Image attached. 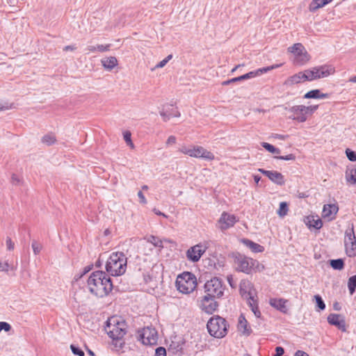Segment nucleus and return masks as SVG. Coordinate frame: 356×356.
Instances as JSON below:
<instances>
[{
    "instance_id": "obj_1",
    "label": "nucleus",
    "mask_w": 356,
    "mask_h": 356,
    "mask_svg": "<svg viewBox=\"0 0 356 356\" xmlns=\"http://www.w3.org/2000/svg\"><path fill=\"white\" fill-rule=\"evenodd\" d=\"M87 286L91 293L100 298L107 296L113 289L111 279L101 270L93 272L90 275Z\"/></svg>"
},
{
    "instance_id": "obj_2",
    "label": "nucleus",
    "mask_w": 356,
    "mask_h": 356,
    "mask_svg": "<svg viewBox=\"0 0 356 356\" xmlns=\"http://www.w3.org/2000/svg\"><path fill=\"white\" fill-rule=\"evenodd\" d=\"M233 258L236 269L239 272L250 274L252 272H261L265 269V266L259 261L243 254L236 253Z\"/></svg>"
},
{
    "instance_id": "obj_3",
    "label": "nucleus",
    "mask_w": 356,
    "mask_h": 356,
    "mask_svg": "<svg viewBox=\"0 0 356 356\" xmlns=\"http://www.w3.org/2000/svg\"><path fill=\"white\" fill-rule=\"evenodd\" d=\"M127 258L122 252H113L106 264V271L112 276L123 275L127 269Z\"/></svg>"
},
{
    "instance_id": "obj_4",
    "label": "nucleus",
    "mask_w": 356,
    "mask_h": 356,
    "mask_svg": "<svg viewBox=\"0 0 356 356\" xmlns=\"http://www.w3.org/2000/svg\"><path fill=\"white\" fill-rule=\"evenodd\" d=\"M127 325L118 316H112L106 322L105 330L113 340L121 339L126 334Z\"/></svg>"
},
{
    "instance_id": "obj_5",
    "label": "nucleus",
    "mask_w": 356,
    "mask_h": 356,
    "mask_svg": "<svg viewBox=\"0 0 356 356\" xmlns=\"http://www.w3.org/2000/svg\"><path fill=\"white\" fill-rule=\"evenodd\" d=\"M176 286L177 290L184 293L189 294L197 287L196 277L190 272H184L177 277Z\"/></svg>"
},
{
    "instance_id": "obj_6",
    "label": "nucleus",
    "mask_w": 356,
    "mask_h": 356,
    "mask_svg": "<svg viewBox=\"0 0 356 356\" xmlns=\"http://www.w3.org/2000/svg\"><path fill=\"white\" fill-rule=\"evenodd\" d=\"M179 152L191 157L203 159L207 161H212L215 159L214 154L211 152L199 145H182L179 149Z\"/></svg>"
},
{
    "instance_id": "obj_7",
    "label": "nucleus",
    "mask_w": 356,
    "mask_h": 356,
    "mask_svg": "<svg viewBox=\"0 0 356 356\" xmlns=\"http://www.w3.org/2000/svg\"><path fill=\"white\" fill-rule=\"evenodd\" d=\"M207 327L209 334L216 338H222L227 332L226 321L219 316L211 318Z\"/></svg>"
},
{
    "instance_id": "obj_8",
    "label": "nucleus",
    "mask_w": 356,
    "mask_h": 356,
    "mask_svg": "<svg viewBox=\"0 0 356 356\" xmlns=\"http://www.w3.org/2000/svg\"><path fill=\"white\" fill-rule=\"evenodd\" d=\"M307 74L309 76L310 81L326 78L335 72V68L330 65H323L308 69Z\"/></svg>"
},
{
    "instance_id": "obj_9",
    "label": "nucleus",
    "mask_w": 356,
    "mask_h": 356,
    "mask_svg": "<svg viewBox=\"0 0 356 356\" xmlns=\"http://www.w3.org/2000/svg\"><path fill=\"white\" fill-rule=\"evenodd\" d=\"M207 294L215 298H220L224 292V286L222 281L218 277H213L207 281L204 284Z\"/></svg>"
},
{
    "instance_id": "obj_10",
    "label": "nucleus",
    "mask_w": 356,
    "mask_h": 356,
    "mask_svg": "<svg viewBox=\"0 0 356 356\" xmlns=\"http://www.w3.org/2000/svg\"><path fill=\"white\" fill-rule=\"evenodd\" d=\"M344 245L346 254L349 257H354L356 255V238L353 225L348 228L345 232Z\"/></svg>"
},
{
    "instance_id": "obj_11",
    "label": "nucleus",
    "mask_w": 356,
    "mask_h": 356,
    "mask_svg": "<svg viewBox=\"0 0 356 356\" xmlns=\"http://www.w3.org/2000/svg\"><path fill=\"white\" fill-rule=\"evenodd\" d=\"M238 221V219L235 215L223 211L216 222V227L224 232L233 227Z\"/></svg>"
},
{
    "instance_id": "obj_12",
    "label": "nucleus",
    "mask_w": 356,
    "mask_h": 356,
    "mask_svg": "<svg viewBox=\"0 0 356 356\" xmlns=\"http://www.w3.org/2000/svg\"><path fill=\"white\" fill-rule=\"evenodd\" d=\"M207 248L208 245L206 243H200L191 247L186 253L187 259L193 262L198 261Z\"/></svg>"
},
{
    "instance_id": "obj_13",
    "label": "nucleus",
    "mask_w": 356,
    "mask_h": 356,
    "mask_svg": "<svg viewBox=\"0 0 356 356\" xmlns=\"http://www.w3.org/2000/svg\"><path fill=\"white\" fill-rule=\"evenodd\" d=\"M139 340L144 345L156 344L158 339L156 330L151 327H147L139 331Z\"/></svg>"
},
{
    "instance_id": "obj_14",
    "label": "nucleus",
    "mask_w": 356,
    "mask_h": 356,
    "mask_svg": "<svg viewBox=\"0 0 356 356\" xmlns=\"http://www.w3.org/2000/svg\"><path fill=\"white\" fill-rule=\"evenodd\" d=\"M216 298L209 294L204 296L199 302L200 308L207 314L213 313L218 307V303L214 300Z\"/></svg>"
},
{
    "instance_id": "obj_15",
    "label": "nucleus",
    "mask_w": 356,
    "mask_h": 356,
    "mask_svg": "<svg viewBox=\"0 0 356 356\" xmlns=\"http://www.w3.org/2000/svg\"><path fill=\"white\" fill-rule=\"evenodd\" d=\"M239 288L241 296L247 299V300L257 297L256 291L250 281L242 280L240 282Z\"/></svg>"
},
{
    "instance_id": "obj_16",
    "label": "nucleus",
    "mask_w": 356,
    "mask_h": 356,
    "mask_svg": "<svg viewBox=\"0 0 356 356\" xmlns=\"http://www.w3.org/2000/svg\"><path fill=\"white\" fill-rule=\"evenodd\" d=\"M307 70H304L302 72H299L298 73L295 74L293 76L289 77L284 81V84L290 86L294 84H298L305 81H310L309 76L307 74Z\"/></svg>"
},
{
    "instance_id": "obj_17",
    "label": "nucleus",
    "mask_w": 356,
    "mask_h": 356,
    "mask_svg": "<svg viewBox=\"0 0 356 356\" xmlns=\"http://www.w3.org/2000/svg\"><path fill=\"white\" fill-rule=\"evenodd\" d=\"M259 171L266 175L271 181L277 185L282 186L285 183L284 176L282 173L277 171L266 170L261 168H259Z\"/></svg>"
},
{
    "instance_id": "obj_18",
    "label": "nucleus",
    "mask_w": 356,
    "mask_h": 356,
    "mask_svg": "<svg viewBox=\"0 0 356 356\" xmlns=\"http://www.w3.org/2000/svg\"><path fill=\"white\" fill-rule=\"evenodd\" d=\"M339 211V207L336 204H325L322 211V216L327 220H332L335 218Z\"/></svg>"
},
{
    "instance_id": "obj_19",
    "label": "nucleus",
    "mask_w": 356,
    "mask_h": 356,
    "mask_svg": "<svg viewBox=\"0 0 356 356\" xmlns=\"http://www.w3.org/2000/svg\"><path fill=\"white\" fill-rule=\"evenodd\" d=\"M327 321L330 324L335 325L342 331L346 330V323L344 318L341 314H331L327 316Z\"/></svg>"
},
{
    "instance_id": "obj_20",
    "label": "nucleus",
    "mask_w": 356,
    "mask_h": 356,
    "mask_svg": "<svg viewBox=\"0 0 356 356\" xmlns=\"http://www.w3.org/2000/svg\"><path fill=\"white\" fill-rule=\"evenodd\" d=\"M304 222L310 229H320L323 226V222L318 216H308L305 218Z\"/></svg>"
},
{
    "instance_id": "obj_21",
    "label": "nucleus",
    "mask_w": 356,
    "mask_h": 356,
    "mask_svg": "<svg viewBox=\"0 0 356 356\" xmlns=\"http://www.w3.org/2000/svg\"><path fill=\"white\" fill-rule=\"evenodd\" d=\"M101 64L105 70L111 72L118 65V60L115 56H106L101 59Z\"/></svg>"
},
{
    "instance_id": "obj_22",
    "label": "nucleus",
    "mask_w": 356,
    "mask_h": 356,
    "mask_svg": "<svg viewBox=\"0 0 356 356\" xmlns=\"http://www.w3.org/2000/svg\"><path fill=\"white\" fill-rule=\"evenodd\" d=\"M237 327L239 332L247 336L250 335L252 332L248 322L243 314L240 315L238 317Z\"/></svg>"
},
{
    "instance_id": "obj_23",
    "label": "nucleus",
    "mask_w": 356,
    "mask_h": 356,
    "mask_svg": "<svg viewBox=\"0 0 356 356\" xmlns=\"http://www.w3.org/2000/svg\"><path fill=\"white\" fill-rule=\"evenodd\" d=\"M286 302L287 300L282 298H272L270 300V305L284 314H286L288 312Z\"/></svg>"
},
{
    "instance_id": "obj_24",
    "label": "nucleus",
    "mask_w": 356,
    "mask_h": 356,
    "mask_svg": "<svg viewBox=\"0 0 356 356\" xmlns=\"http://www.w3.org/2000/svg\"><path fill=\"white\" fill-rule=\"evenodd\" d=\"M345 179L348 185L356 184V165L347 168L345 172Z\"/></svg>"
},
{
    "instance_id": "obj_25",
    "label": "nucleus",
    "mask_w": 356,
    "mask_h": 356,
    "mask_svg": "<svg viewBox=\"0 0 356 356\" xmlns=\"http://www.w3.org/2000/svg\"><path fill=\"white\" fill-rule=\"evenodd\" d=\"M111 44H96V45H88L86 50L88 51L87 54L95 53V52H106L110 50Z\"/></svg>"
},
{
    "instance_id": "obj_26",
    "label": "nucleus",
    "mask_w": 356,
    "mask_h": 356,
    "mask_svg": "<svg viewBox=\"0 0 356 356\" xmlns=\"http://www.w3.org/2000/svg\"><path fill=\"white\" fill-rule=\"evenodd\" d=\"M241 241L243 244L249 248L253 252L259 253L263 252L264 251V248L263 246L249 239L243 238L241 240Z\"/></svg>"
},
{
    "instance_id": "obj_27",
    "label": "nucleus",
    "mask_w": 356,
    "mask_h": 356,
    "mask_svg": "<svg viewBox=\"0 0 356 356\" xmlns=\"http://www.w3.org/2000/svg\"><path fill=\"white\" fill-rule=\"evenodd\" d=\"M282 64L280 63V64H275V65H270V66H268V67H262V68H259L255 71H252V72H248V74L250 76V79L251 78H253V77H255V76H260L261 74H264V73H266L270 70H273L274 69H276V68H278L280 67V66H282Z\"/></svg>"
},
{
    "instance_id": "obj_28",
    "label": "nucleus",
    "mask_w": 356,
    "mask_h": 356,
    "mask_svg": "<svg viewBox=\"0 0 356 356\" xmlns=\"http://www.w3.org/2000/svg\"><path fill=\"white\" fill-rule=\"evenodd\" d=\"M145 243H149L153 248H159L160 250L163 248V241L157 236L150 235L145 238Z\"/></svg>"
},
{
    "instance_id": "obj_29",
    "label": "nucleus",
    "mask_w": 356,
    "mask_h": 356,
    "mask_svg": "<svg viewBox=\"0 0 356 356\" xmlns=\"http://www.w3.org/2000/svg\"><path fill=\"white\" fill-rule=\"evenodd\" d=\"M332 1V0H312L309 5V10L311 12H315L318 9L324 7Z\"/></svg>"
},
{
    "instance_id": "obj_30",
    "label": "nucleus",
    "mask_w": 356,
    "mask_h": 356,
    "mask_svg": "<svg viewBox=\"0 0 356 356\" xmlns=\"http://www.w3.org/2000/svg\"><path fill=\"white\" fill-rule=\"evenodd\" d=\"M161 116L164 122H171L172 124H176L177 119L179 118L180 114L174 113H161Z\"/></svg>"
},
{
    "instance_id": "obj_31",
    "label": "nucleus",
    "mask_w": 356,
    "mask_h": 356,
    "mask_svg": "<svg viewBox=\"0 0 356 356\" xmlns=\"http://www.w3.org/2000/svg\"><path fill=\"white\" fill-rule=\"evenodd\" d=\"M304 97L307 99H321L327 97L328 95L327 93H322L320 90L316 89L309 91Z\"/></svg>"
},
{
    "instance_id": "obj_32",
    "label": "nucleus",
    "mask_w": 356,
    "mask_h": 356,
    "mask_svg": "<svg viewBox=\"0 0 356 356\" xmlns=\"http://www.w3.org/2000/svg\"><path fill=\"white\" fill-rule=\"evenodd\" d=\"M74 299L76 302H85L88 300L86 291L83 289H79L74 293Z\"/></svg>"
},
{
    "instance_id": "obj_33",
    "label": "nucleus",
    "mask_w": 356,
    "mask_h": 356,
    "mask_svg": "<svg viewBox=\"0 0 356 356\" xmlns=\"http://www.w3.org/2000/svg\"><path fill=\"white\" fill-rule=\"evenodd\" d=\"M248 304L250 307L252 312L257 318H260L261 312L258 307L257 300L256 298L248 300Z\"/></svg>"
},
{
    "instance_id": "obj_34",
    "label": "nucleus",
    "mask_w": 356,
    "mask_h": 356,
    "mask_svg": "<svg viewBox=\"0 0 356 356\" xmlns=\"http://www.w3.org/2000/svg\"><path fill=\"white\" fill-rule=\"evenodd\" d=\"M288 51L297 57L302 51H305V47L301 43H296L289 47Z\"/></svg>"
},
{
    "instance_id": "obj_35",
    "label": "nucleus",
    "mask_w": 356,
    "mask_h": 356,
    "mask_svg": "<svg viewBox=\"0 0 356 356\" xmlns=\"http://www.w3.org/2000/svg\"><path fill=\"white\" fill-rule=\"evenodd\" d=\"M307 113H291V115H290L289 118L298 122H303L307 119Z\"/></svg>"
},
{
    "instance_id": "obj_36",
    "label": "nucleus",
    "mask_w": 356,
    "mask_h": 356,
    "mask_svg": "<svg viewBox=\"0 0 356 356\" xmlns=\"http://www.w3.org/2000/svg\"><path fill=\"white\" fill-rule=\"evenodd\" d=\"M42 142L47 145H51L56 142V136L52 134H47L42 138Z\"/></svg>"
},
{
    "instance_id": "obj_37",
    "label": "nucleus",
    "mask_w": 356,
    "mask_h": 356,
    "mask_svg": "<svg viewBox=\"0 0 356 356\" xmlns=\"http://www.w3.org/2000/svg\"><path fill=\"white\" fill-rule=\"evenodd\" d=\"M154 252V248L151 246L150 244L147 243H143L140 246V252L144 255H152Z\"/></svg>"
},
{
    "instance_id": "obj_38",
    "label": "nucleus",
    "mask_w": 356,
    "mask_h": 356,
    "mask_svg": "<svg viewBox=\"0 0 356 356\" xmlns=\"http://www.w3.org/2000/svg\"><path fill=\"white\" fill-rule=\"evenodd\" d=\"M309 60V56L308 54L303 51L297 57H296V62L299 65H303L308 62Z\"/></svg>"
},
{
    "instance_id": "obj_39",
    "label": "nucleus",
    "mask_w": 356,
    "mask_h": 356,
    "mask_svg": "<svg viewBox=\"0 0 356 356\" xmlns=\"http://www.w3.org/2000/svg\"><path fill=\"white\" fill-rule=\"evenodd\" d=\"M261 146L265 149H266L268 152H269L272 154H279L281 152V150L280 149L274 147L273 145H272L268 143H265V142L262 143Z\"/></svg>"
},
{
    "instance_id": "obj_40",
    "label": "nucleus",
    "mask_w": 356,
    "mask_h": 356,
    "mask_svg": "<svg viewBox=\"0 0 356 356\" xmlns=\"http://www.w3.org/2000/svg\"><path fill=\"white\" fill-rule=\"evenodd\" d=\"M288 210L289 209L287 203L285 202H282L280 204V207L277 213L279 216L284 217L287 214Z\"/></svg>"
},
{
    "instance_id": "obj_41",
    "label": "nucleus",
    "mask_w": 356,
    "mask_h": 356,
    "mask_svg": "<svg viewBox=\"0 0 356 356\" xmlns=\"http://www.w3.org/2000/svg\"><path fill=\"white\" fill-rule=\"evenodd\" d=\"M348 287L350 293L351 295H353L355 293V289H356V275L350 277L348 279Z\"/></svg>"
},
{
    "instance_id": "obj_42",
    "label": "nucleus",
    "mask_w": 356,
    "mask_h": 356,
    "mask_svg": "<svg viewBox=\"0 0 356 356\" xmlns=\"http://www.w3.org/2000/svg\"><path fill=\"white\" fill-rule=\"evenodd\" d=\"M13 109H17L14 104L0 100V111Z\"/></svg>"
},
{
    "instance_id": "obj_43",
    "label": "nucleus",
    "mask_w": 356,
    "mask_h": 356,
    "mask_svg": "<svg viewBox=\"0 0 356 356\" xmlns=\"http://www.w3.org/2000/svg\"><path fill=\"white\" fill-rule=\"evenodd\" d=\"M331 266L335 270H341L343 268V261L341 259L330 261Z\"/></svg>"
},
{
    "instance_id": "obj_44",
    "label": "nucleus",
    "mask_w": 356,
    "mask_h": 356,
    "mask_svg": "<svg viewBox=\"0 0 356 356\" xmlns=\"http://www.w3.org/2000/svg\"><path fill=\"white\" fill-rule=\"evenodd\" d=\"M31 247L33 251L34 254L38 255L40 253L42 250V245L38 242L37 241H33L31 243Z\"/></svg>"
},
{
    "instance_id": "obj_45",
    "label": "nucleus",
    "mask_w": 356,
    "mask_h": 356,
    "mask_svg": "<svg viewBox=\"0 0 356 356\" xmlns=\"http://www.w3.org/2000/svg\"><path fill=\"white\" fill-rule=\"evenodd\" d=\"M123 137L127 143V145L129 146L131 149H134L135 146L131 140V134L129 131H126L123 133Z\"/></svg>"
},
{
    "instance_id": "obj_46",
    "label": "nucleus",
    "mask_w": 356,
    "mask_h": 356,
    "mask_svg": "<svg viewBox=\"0 0 356 356\" xmlns=\"http://www.w3.org/2000/svg\"><path fill=\"white\" fill-rule=\"evenodd\" d=\"M314 299L316 302V305L319 310H324L325 308V304L321 297L319 295L314 296Z\"/></svg>"
},
{
    "instance_id": "obj_47",
    "label": "nucleus",
    "mask_w": 356,
    "mask_h": 356,
    "mask_svg": "<svg viewBox=\"0 0 356 356\" xmlns=\"http://www.w3.org/2000/svg\"><path fill=\"white\" fill-rule=\"evenodd\" d=\"M172 58L171 54L168 55L165 58L159 62L156 66L155 68H162Z\"/></svg>"
},
{
    "instance_id": "obj_48",
    "label": "nucleus",
    "mask_w": 356,
    "mask_h": 356,
    "mask_svg": "<svg viewBox=\"0 0 356 356\" xmlns=\"http://www.w3.org/2000/svg\"><path fill=\"white\" fill-rule=\"evenodd\" d=\"M275 159H277L279 160H284V161H295L296 156L293 154H290L286 156H275Z\"/></svg>"
},
{
    "instance_id": "obj_49",
    "label": "nucleus",
    "mask_w": 356,
    "mask_h": 356,
    "mask_svg": "<svg viewBox=\"0 0 356 356\" xmlns=\"http://www.w3.org/2000/svg\"><path fill=\"white\" fill-rule=\"evenodd\" d=\"M346 154L348 159L351 161H356V152H354L350 149H346Z\"/></svg>"
},
{
    "instance_id": "obj_50",
    "label": "nucleus",
    "mask_w": 356,
    "mask_h": 356,
    "mask_svg": "<svg viewBox=\"0 0 356 356\" xmlns=\"http://www.w3.org/2000/svg\"><path fill=\"white\" fill-rule=\"evenodd\" d=\"M71 350L72 353L74 355H79V356H84V353L82 350H81L79 348L75 346L74 345L70 346Z\"/></svg>"
},
{
    "instance_id": "obj_51",
    "label": "nucleus",
    "mask_w": 356,
    "mask_h": 356,
    "mask_svg": "<svg viewBox=\"0 0 356 356\" xmlns=\"http://www.w3.org/2000/svg\"><path fill=\"white\" fill-rule=\"evenodd\" d=\"M11 330V326L9 323L6 322H0V332L2 330H4L6 332H8Z\"/></svg>"
},
{
    "instance_id": "obj_52",
    "label": "nucleus",
    "mask_w": 356,
    "mask_h": 356,
    "mask_svg": "<svg viewBox=\"0 0 356 356\" xmlns=\"http://www.w3.org/2000/svg\"><path fill=\"white\" fill-rule=\"evenodd\" d=\"M6 244L8 250L11 251V250H14L15 243L13 242V241L11 240V238L10 237H7L6 241Z\"/></svg>"
},
{
    "instance_id": "obj_53",
    "label": "nucleus",
    "mask_w": 356,
    "mask_h": 356,
    "mask_svg": "<svg viewBox=\"0 0 356 356\" xmlns=\"http://www.w3.org/2000/svg\"><path fill=\"white\" fill-rule=\"evenodd\" d=\"M154 356H166V350L163 347H159L156 349Z\"/></svg>"
},
{
    "instance_id": "obj_54",
    "label": "nucleus",
    "mask_w": 356,
    "mask_h": 356,
    "mask_svg": "<svg viewBox=\"0 0 356 356\" xmlns=\"http://www.w3.org/2000/svg\"><path fill=\"white\" fill-rule=\"evenodd\" d=\"M177 142L176 137L174 136H170L168 137L166 141V145H175Z\"/></svg>"
},
{
    "instance_id": "obj_55",
    "label": "nucleus",
    "mask_w": 356,
    "mask_h": 356,
    "mask_svg": "<svg viewBox=\"0 0 356 356\" xmlns=\"http://www.w3.org/2000/svg\"><path fill=\"white\" fill-rule=\"evenodd\" d=\"M9 270H15V268L10 267L8 262H5L4 264H2V267L1 268V270L7 272Z\"/></svg>"
},
{
    "instance_id": "obj_56",
    "label": "nucleus",
    "mask_w": 356,
    "mask_h": 356,
    "mask_svg": "<svg viewBox=\"0 0 356 356\" xmlns=\"http://www.w3.org/2000/svg\"><path fill=\"white\" fill-rule=\"evenodd\" d=\"M237 81H240L239 79H238V77H235V78H233V79H231L229 80H227V81H225L222 83V84L223 86H227V85H229L232 83H235V82H237Z\"/></svg>"
},
{
    "instance_id": "obj_57",
    "label": "nucleus",
    "mask_w": 356,
    "mask_h": 356,
    "mask_svg": "<svg viewBox=\"0 0 356 356\" xmlns=\"http://www.w3.org/2000/svg\"><path fill=\"white\" fill-rule=\"evenodd\" d=\"M138 196L140 199V202L142 203L143 204H147V200L146 198L145 197L143 193L141 192V191H139L138 193Z\"/></svg>"
},
{
    "instance_id": "obj_58",
    "label": "nucleus",
    "mask_w": 356,
    "mask_h": 356,
    "mask_svg": "<svg viewBox=\"0 0 356 356\" xmlns=\"http://www.w3.org/2000/svg\"><path fill=\"white\" fill-rule=\"evenodd\" d=\"M276 353L274 356H282L284 353V348L280 346H277L275 348Z\"/></svg>"
},
{
    "instance_id": "obj_59",
    "label": "nucleus",
    "mask_w": 356,
    "mask_h": 356,
    "mask_svg": "<svg viewBox=\"0 0 356 356\" xmlns=\"http://www.w3.org/2000/svg\"><path fill=\"white\" fill-rule=\"evenodd\" d=\"M11 180L12 183L14 184H19L20 183V179L15 174L12 175Z\"/></svg>"
},
{
    "instance_id": "obj_60",
    "label": "nucleus",
    "mask_w": 356,
    "mask_h": 356,
    "mask_svg": "<svg viewBox=\"0 0 356 356\" xmlns=\"http://www.w3.org/2000/svg\"><path fill=\"white\" fill-rule=\"evenodd\" d=\"M227 282L229 284L230 286L232 288H235L236 287V284L234 282V278L232 277V275H228L227 276Z\"/></svg>"
},
{
    "instance_id": "obj_61",
    "label": "nucleus",
    "mask_w": 356,
    "mask_h": 356,
    "mask_svg": "<svg viewBox=\"0 0 356 356\" xmlns=\"http://www.w3.org/2000/svg\"><path fill=\"white\" fill-rule=\"evenodd\" d=\"M273 137L274 138H277V139H280V140H286V138H288L289 136L287 135H281V134H275L273 136Z\"/></svg>"
},
{
    "instance_id": "obj_62",
    "label": "nucleus",
    "mask_w": 356,
    "mask_h": 356,
    "mask_svg": "<svg viewBox=\"0 0 356 356\" xmlns=\"http://www.w3.org/2000/svg\"><path fill=\"white\" fill-rule=\"evenodd\" d=\"M153 211L155 214L158 215V216H161L164 218H168V216L165 215V213H162L161 211H160L159 210L156 209H153Z\"/></svg>"
},
{
    "instance_id": "obj_63",
    "label": "nucleus",
    "mask_w": 356,
    "mask_h": 356,
    "mask_svg": "<svg viewBox=\"0 0 356 356\" xmlns=\"http://www.w3.org/2000/svg\"><path fill=\"white\" fill-rule=\"evenodd\" d=\"M294 356H309V355L307 353H306L304 351H302V350H298Z\"/></svg>"
},
{
    "instance_id": "obj_64",
    "label": "nucleus",
    "mask_w": 356,
    "mask_h": 356,
    "mask_svg": "<svg viewBox=\"0 0 356 356\" xmlns=\"http://www.w3.org/2000/svg\"><path fill=\"white\" fill-rule=\"evenodd\" d=\"M76 49V48L74 46L68 45V46L65 47L63 50L65 51H74Z\"/></svg>"
}]
</instances>
